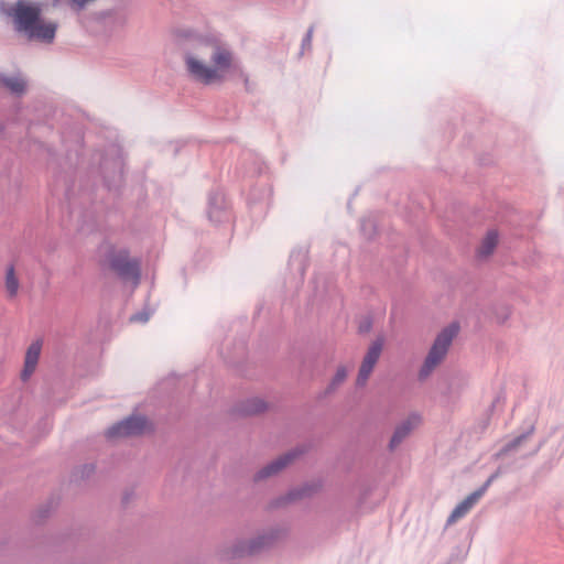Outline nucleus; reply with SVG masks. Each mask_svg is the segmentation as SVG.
<instances>
[{"mask_svg": "<svg viewBox=\"0 0 564 564\" xmlns=\"http://www.w3.org/2000/svg\"><path fill=\"white\" fill-rule=\"evenodd\" d=\"M44 6L41 1L17 0L2 12L13 19L15 30L24 33L29 40L50 44L56 36L58 24L42 18Z\"/></svg>", "mask_w": 564, "mask_h": 564, "instance_id": "f257e3e1", "label": "nucleus"}, {"mask_svg": "<svg viewBox=\"0 0 564 564\" xmlns=\"http://www.w3.org/2000/svg\"><path fill=\"white\" fill-rule=\"evenodd\" d=\"M176 36L192 44V51L186 46L183 48L186 69L192 78L205 85L223 79L217 69L204 64L206 57L210 58V48H200V43L213 42L212 40L196 35L191 30H177Z\"/></svg>", "mask_w": 564, "mask_h": 564, "instance_id": "f03ea898", "label": "nucleus"}, {"mask_svg": "<svg viewBox=\"0 0 564 564\" xmlns=\"http://www.w3.org/2000/svg\"><path fill=\"white\" fill-rule=\"evenodd\" d=\"M283 534H285L284 530L273 528L250 540H238L231 546L221 550L219 557L220 560L227 561L257 555L270 549Z\"/></svg>", "mask_w": 564, "mask_h": 564, "instance_id": "7ed1b4c3", "label": "nucleus"}, {"mask_svg": "<svg viewBox=\"0 0 564 564\" xmlns=\"http://www.w3.org/2000/svg\"><path fill=\"white\" fill-rule=\"evenodd\" d=\"M458 330V323H452L437 334L419 371V380H425L443 361Z\"/></svg>", "mask_w": 564, "mask_h": 564, "instance_id": "20e7f679", "label": "nucleus"}, {"mask_svg": "<svg viewBox=\"0 0 564 564\" xmlns=\"http://www.w3.org/2000/svg\"><path fill=\"white\" fill-rule=\"evenodd\" d=\"M106 261L111 271L123 281H131L134 286L141 280V261L138 258H130L127 248L116 249L111 247L106 253Z\"/></svg>", "mask_w": 564, "mask_h": 564, "instance_id": "39448f33", "label": "nucleus"}, {"mask_svg": "<svg viewBox=\"0 0 564 564\" xmlns=\"http://www.w3.org/2000/svg\"><path fill=\"white\" fill-rule=\"evenodd\" d=\"M384 346V336L379 335L368 347L358 370L356 386L364 387L371 376Z\"/></svg>", "mask_w": 564, "mask_h": 564, "instance_id": "423d86ee", "label": "nucleus"}, {"mask_svg": "<svg viewBox=\"0 0 564 564\" xmlns=\"http://www.w3.org/2000/svg\"><path fill=\"white\" fill-rule=\"evenodd\" d=\"M305 446H297L288 453L279 456L274 460L270 462L262 468H260L254 475H253V481L260 482L263 481L270 477H273L278 475L281 470H283L288 465H290L295 458L302 456L304 453H306Z\"/></svg>", "mask_w": 564, "mask_h": 564, "instance_id": "0eeeda50", "label": "nucleus"}, {"mask_svg": "<svg viewBox=\"0 0 564 564\" xmlns=\"http://www.w3.org/2000/svg\"><path fill=\"white\" fill-rule=\"evenodd\" d=\"M148 425V420L144 415H130L113 425H111L106 436L108 438L135 436L143 434Z\"/></svg>", "mask_w": 564, "mask_h": 564, "instance_id": "6e6552de", "label": "nucleus"}, {"mask_svg": "<svg viewBox=\"0 0 564 564\" xmlns=\"http://www.w3.org/2000/svg\"><path fill=\"white\" fill-rule=\"evenodd\" d=\"M93 19L109 33L124 28L128 20L126 12L119 8L97 11L93 14Z\"/></svg>", "mask_w": 564, "mask_h": 564, "instance_id": "1a4fd4ad", "label": "nucleus"}, {"mask_svg": "<svg viewBox=\"0 0 564 564\" xmlns=\"http://www.w3.org/2000/svg\"><path fill=\"white\" fill-rule=\"evenodd\" d=\"M321 482H306L302 486L292 488L284 496L279 497L272 502V507L279 508L290 502H294L304 498H310L319 491Z\"/></svg>", "mask_w": 564, "mask_h": 564, "instance_id": "9d476101", "label": "nucleus"}, {"mask_svg": "<svg viewBox=\"0 0 564 564\" xmlns=\"http://www.w3.org/2000/svg\"><path fill=\"white\" fill-rule=\"evenodd\" d=\"M0 88L17 98H21L28 91V80L20 73L7 75L0 72Z\"/></svg>", "mask_w": 564, "mask_h": 564, "instance_id": "9b49d317", "label": "nucleus"}, {"mask_svg": "<svg viewBox=\"0 0 564 564\" xmlns=\"http://www.w3.org/2000/svg\"><path fill=\"white\" fill-rule=\"evenodd\" d=\"M419 422L420 416L417 414H411L408 419L398 424L388 444L389 451L393 452L411 434Z\"/></svg>", "mask_w": 564, "mask_h": 564, "instance_id": "f8f14e48", "label": "nucleus"}, {"mask_svg": "<svg viewBox=\"0 0 564 564\" xmlns=\"http://www.w3.org/2000/svg\"><path fill=\"white\" fill-rule=\"evenodd\" d=\"M200 48H210V61L216 65L218 73L231 66V53L220 47L216 42H202Z\"/></svg>", "mask_w": 564, "mask_h": 564, "instance_id": "ddd939ff", "label": "nucleus"}, {"mask_svg": "<svg viewBox=\"0 0 564 564\" xmlns=\"http://www.w3.org/2000/svg\"><path fill=\"white\" fill-rule=\"evenodd\" d=\"M208 218L212 223H221L226 217V200L220 191H213L208 196Z\"/></svg>", "mask_w": 564, "mask_h": 564, "instance_id": "4468645a", "label": "nucleus"}, {"mask_svg": "<svg viewBox=\"0 0 564 564\" xmlns=\"http://www.w3.org/2000/svg\"><path fill=\"white\" fill-rule=\"evenodd\" d=\"M535 432V424L531 423L528 429L507 442L497 453L492 455L495 460L501 459L511 453H516Z\"/></svg>", "mask_w": 564, "mask_h": 564, "instance_id": "2eb2a0df", "label": "nucleus"}, {"mask_svg": "<svg viewBox=\"0 0 564 564\" xmlns=\"http://www.w3.org/2000/svg\"><path fill=\"white\" fill-rule=\"evenodd\" d=\"M486 490L480 486L477 490L468 495L460 501L447 518V524L454 523L457 519L464 517L485 495Z\"/></svg>", "mask_w": 564, "mask_h": 564, "instance_id": "dca6fc26", "label": "nucleus"}, {"mask_svg": "<svg viewBox=\"0 0 564 564\" xmlns=\"http://www.w3.org/2000/svg\"><path fill=\"white\" fill-rule=\"evenodd\" d=\"M41 349H42V343L40 340L33 341L28 347V350L25 352V358H24V367H23V370L21 372V380L22 381L29 380V378L34 372V370H35V368L37 366V362H39Z\"/></svg>", "mask_w": 564, "mask_h": 564, "instance_id": "f3484780", "label": "nucleus"}, {"mask_svg": "<svg viewBox=\"0 0 564 564\" xmlns=\"http://www.w3.org/2000/svg\"><path fill=\"white\" fill-rule=\"evenodd\" d=\"M267 408L268 404L262 399L250 398L239 403L236 408V412L243 416H250L264 412Z\"/></svg>", "mask_w": 564, "mask_h": 564, "instance_id": "a211bd4d", "label": "nucleus"}, {"mask_svg": "<svg viewBox=\"0 0 564 564\" xmlns=\"http://www.w3.org/2000/svg\"><path fill=\"white\" fill-rule=\"evenodd\" d=\"M498 243V232L496 230H489L485 238L481 241V245L478 249V254L480 257L490 256Z\"/></svg>", "mask_w": 564, "mask_h": 564, "instance_id": "6ab92c4d", "label": "nucleus"}, {"mask_svg": "<svg viewBox=\"0 0 564 564\" xmlns=\"http://www.w3.org/2000/svg\"><path fill=\"white\" fill-rule=\"evenodd\" d=\"M346 378H347L346 368L344 366L338 367L334 377L332 378L330 382L326 387L324 394L327 395V394L335 392L338 389V387L344 383Z\"/></svg>", "mask_w": 564, "mask_h": 564, "instance_id": "aec40b11", "label": "nucleus"}, {"mask_svg": "<svg viewBox=\"0 0 564 564\" xmlns=\"http://www.w3.org/2000/svg\"><path fill=\"white\" fill-rule=\"evenodd\" d=\"M6 288L9 295L15 296L19 289V280L15 276L14 267L10 265L6 272Z\"/></svg>", "mask_w": 564, "mask_h": 564, "instance_id": "412c9836", "label": "nucleus"}, {"mask_svg": "<svg viewBox=\"0 0 564 564\" xmlns=\"http://www.w3.org/2000/svg\"><path fill=\"white\" fill-rule=\"evenodd\" d=\"M308 251L305 248H299L291 252L290 263H299V271L303 274L305 270V263H307Z\"/></svg>", "mask_w": 564, "mask_h": 564, "instance_id": "4be33fe9", "label": "nucleus"}, {"mask_svg": "<svg viewBox=\"0 0 564 564\" xmlns=\"http://www.w3.org/2000/svg\"><path fill=\"white\" fill-rule=\"evenodd\" d=\"M360 230L367 239H372L376 235V225L371 218H365L361 220Z\"/></svg>", "mask_w": 564, "mask_h": 564, "instance_id": "5701e85b", "label": "nucleus"}, {"mask_svg": "<svg viewBox=\"0 0 564 564\" xmlns=\"http://www.w3.org/2000/svg\"><path fill=\"white\" fill-rule=\"evenodd\" d=\"M511 315V310L508 305H500L495 308V316L499 324L505 323Z\"/></svg>", "mask_w": 564, "mask_h": 564, "instance_id": "b1692460", "label": "nucleus"}, {"mask_svg": "<svg viewBox=\"0 0 564 564\" xmlns=\"http://www.w3.org/2000/svg\"><path fill=\"white\" fill-rule=\"evenodd\" d=\"M313 32H314V25H311L302 40L301 51L299 53L300 57L303 56V54L306 50L312 48Z\"/></svg>", "mask_w": 564, "mask_h": 564, "instance_id": "393cba45", "label": "nucleus"}, {"mask_svg": "<svg viewBox=\"0 0 564 564\" xmlns=\"http://www.w3.org/2000/svg\"><path fill=\"white\" fill-rule=\"evenodd\" d=\"M95 469L96 467L94 464H85L77 470V474H79L80 479H86L95 473Z\"/></svg>", "mask_w": 564, "mask_h": 564, "instance_id": "a878e982", "label": "nucleus"}, {"mask_svg": "<svg viewBox=\"0 0 564 564\" xmlns=\"http://www.w3.org/2000/svg\"><path fill=\"white\" fill-rule=\"evenodd\" d=\"M51 508L48 506H42L36 510V512L33 516V520L36 523H40L41 521L45 520L50 514Z\"/></svg>", "mask_w": 564, "mask_h": 564, "instance_id": "bb28decb", "label": "nucleus"}, {"mask_svg": "<svg viewBox=\"0 0 564 564\" xmlns=\"http://www.w3.org/2000/svg\"><path fill=\"white\" fill-rule=\"evenodd\" d=\"M372 328V319L371 317H365L362 321H360L358 325V333L359 334H367Z\"/></svg>", "mask_w": 564, "mask_h": 564, "instance_id": "cd10ccee", "label": "nucleus"}, {"mask_svg": "<svg viewBox=\"0 0 564 564\" xmlns=\"http://www.w3.org/2000/svg\"><path fill=\"white\" fill-rule=\"evenodd\" d=\"M503 473V469L501 466H499L495 473H492L488 479L481 485V487L487 491L489 486Z\"/></svg>", "mask_w": 564, "mask_h": 564, "instance_id": "c85d7f7f", "label": "nucleus"}, {"mask_svg": "<svg viewBox=\"0 0 564 564\" xmlns=\"http://www.w3.org/2000/svg\"><path fill=\"white\" fill-rule=\"evenodd\" d=\"M149 318H150V313L147 311H142V312H138V313L131 315L130 321L145 323L149 321Z\"/></svg>", "mask_w": 564, "mask_h": 564, "instance_id": "c756f323", "label": "nucleus"}, {"mask_svg": "<svg viewBox=\"0 0 564 564\" xmlns=\"http://www.w3.org/2000/svg\"><path fill=\"white\" fill-rule=\"evenodd\" d=\"M132 495H133L132 492H126V494L123 495V497H122V503H123V505H128V503H129V501H130V500H131V498H132Z\"/></svg>", "mask_w": 564, "mask_h": 564, "instance_id": "7c9ffc66", "label": "nucleus"}, {"mask_svg": "<svg viewBox=\"0 0 564 564\" xmlns=\"http://www.w3.org/2000/svg\"><path fill=\"white\" fill-rule=\"evenodd\" d=\"M543 445H544V441H541V442L539 443V445L535 447V449H534L532 453H530V454H529V456H533V455H535V454L541 449V447H542Z\"/></svg>", "mask_w": 564, "mask_h": 564, "instance_id": "2f4dec72", "label": "nucleus"}, {"mask_svg": "<svg viewBox=\"0 0 564 564\" xmlns=\"http://www.w3.org/2000/svg\"><path fill=\"white\" fill-rule=\"evenodd\" d=\"M4 130V124L2 122H0V133H2Z\"/></svg>", "mask_w": 564, "mask_h": 564, "instance_id": "473e14b6", "label": "nucleus"}, {"mask_svg": "<svg viewBox=\"0 0 564 564\" xmlns=\"http://www.w3.org/2000/svg\"><path fill=\"white\" fill-rule=\"evenodd\" d=\"M245 85H246V87H248V86H249V80H248V78H246V79H245Z\"/></svg>", "mask_w": 564, "mask_h": 564, "instance_id": "72a5a7b5", "label": "nucleus"}]
</instances>
